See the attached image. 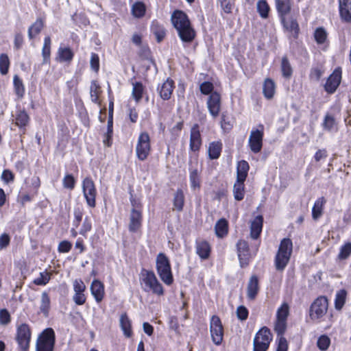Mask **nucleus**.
<instances>
[{"instance_id":"4be33fe9","label":"nucleus","mask_w":351,"mask_h":351,"mask_svg":"<svg viewBox=\"0 0 351 351\" xmlns=\"http://www.w3.org/2000/svg\"><path fill=\"white\" fill-rule=\"evenodd\" d=\"M259 291L258 279L256 276H252L247 287V295L250 300H254Z\"/></svg>"},{"instance_id":"de8ad7c7","label":"nucleus","mask_w":351,"mask_h":351,"mask_svg":"<svg viewBox=\"0 0 351 351\" xmlns=\"http://www.w3.org/2000/svg\"><path fill=\"white\" fill-rule=\"evenodd\" d=\"M190 182H191V188L193 190L199 189L200 180H199V178L198 171L197 169H194L191 171Z\"/></svg>"},{"instance_id":"bb28decb","label":"nucleus","mask_w":351,"mask_h":351,"mask_svg":"<svg viewBox=\"0 0 351 351\" xmlns=\"http://www.w3.org/2000/svg\"><path fill=\"white\" fill-rule=\"evenodd\" d=\"M215 234L219 238L224 237L228 231V223L225 219H220L215 226Z\"/></svg>"},{"instance_id":"20e7f679","label":"nucleus","mask_w":351,"mask_h":351,"mask_svg":"<svg viewBox=\"0 0 351 351\" xmlns=\"http://www.w3.org/2000/svg\"><path fill=\"white\" fill-rule=\"evenodd\" d=\"M151 151L150 137L147 132H141L138 138L136 145V154L138 160H145Z\"/></svg>"},{"instance_id":"c85d7f7f","label":"nucleus","mask_w":351,"mask_h":351,"mask_svg":"<svg viewBox=\"0 0 351 351\" xmlns=\"http://www.w3.org/2000/svg\"><path fill=\"white\" fill-rule=\"evenodd\" d=\"M120 326L127 337H130L132 335L131 321L126 313H123L120 317Z\"/></svg>"},{"instance_id":"680f3d73","label":"nucleus","mask_w":351,"mask_h":351,"mask_svg":"<svg viewBox=\"0 0 351 351\" xmlns=\"http://www.w3.org/2000/svg\"><path fill=\"white\" fill-rule=\"evenodd\" d=\"M91 69L95 71H98L99 69V59L97 54L93 53L90 61Z\"/></svg>"},{"instance_id":"338daca9","label":"nucleus","mask_w":351,"mask_h":351,"mask_svg":"<svg viewBox=\"0 0 351 351\" xmlns=\"http://www.w3.org/2000/svg\"><path fill=\"white\" fill-rule=\"evenodd\" d=\"M73 289L75 293H84L86 286L82 280H75L73 282Z\"/></svg>"},{"instance_id":"864d4df0","label":"nucleus","mask_w":351,"mask_h":351,"mask_svg":"<svg viewBox=\"0 0 351 351\" xmlns=\"http://www.w3.org/2000/svg\"><path fill=\"white\" fill-rule=\"evenodd\" d=\"M351 254V243L343 245L341 249L338 257L339 259H346Z\"/></svg>"},{"instance_id":"423d86ee","label":"nucleus","mask_w":351,"mask_h":351,"mask_svg":"<svg viewBox=\"0 0 351 351\" xmlns=\"http://www.w3.org/2000/svg\"><path fill=\"white\" fill-rule=\"evenodd\" d=\"M55 333L52 328L45 329L39 336L36 343V351H53Z\"/></svg>"},{"instance_id":"2f4dec72","label":"nucleus","mask_w":351,"mask_h":351,"mask_svg":"<svg viewBox=\"0 0 351 351\" xmlns=\"http://www.w3.org/2000/svg\"><path fill=\"white\" fill-rule=\"evenodd\" d=\"M210 245L206 241H201L197 243L196 252L202 259H206L210 254Z\"/></svg>"},{"instance_id":"4d7b16f0","label":"nucleus","mask_w":351,"mask_h":351,"mask_svg":"<svg viewBox=\"0 0 351 351\" xmlns=\"http://www.w3.org/2000/svg\"><path fill=\"white\" fill-rule=\"evenodd\" d=\"M62 183L64 188L71 190L75 187V180L72 175L68 174L63 178Z\"/></svg>"},{"instance_id":"f03ea898","label":"nucleus","mask_w":351,"mask_h":351,"mask_svg":"<svg viewBox=\"0 0 351 351\" xmlns=\"http://www.w3.org/2000/svg\"><path fill=\"white\" fill-rule=\"evenodd\" d=\"M293 243L289 239H283L275 257V267L278 271H283L287 265L292 253Z\"/></svg>"},{"instance_id":"6e6552de","label":"nucleus","mask_w":351,"mask_h":351,"mask_svg":"<svg viewBox=\"0 0 351 351\" xmlns=\"http://www.w3.org/2000/svg\"><path fill=\"white\" fill-rule=\"evenodd\" d=\"M328 306V299L324 296L318 297L311 306V318L313 320L322 318L326 313Z\"/></svg>"},{"instance_id":"4468645a","label":"nucleus","mask_w":351,"mask_h":351,"mask_svg":"<svg viewBox=\"0 0 351 351\" xmlns=\"http://www.w3.org/2000/svg\"><path fill=\"white\" fill-rule=\"evenodd\" d=\"M207 107L210 114L213 118H216L221 110V97L219 93H211L207 101Z\"/></svg>"},{"instance_id":"5fc2aeb1","label":"nucleus","mask_w":351,"mask_h":351,"mask_svg":"<svg viewBox=\"0 0 351 351\" xmlns=\"http://www.w3.org/2000/svg\"><path fill=\"white\" fill-rule=\"evenodd\" d=\"M50 280V275L47 271L40 273V276L34 279V283L36 285H45Z\"/></svg>"},{"instance_id":"a211bd4d","label":"nucleus","mask_w":351,"mask_h":351,"mask_svg":"<svg viewBox=\"0 0 351 351\" xmlns=\"http://www.w3.org/2000/svg\"><path fill=\"white\" fill-rule=\"evenodd\" d=\"M90 291L95 300L99 303L104 297V286L99 280H94L90 285Z\"/></svg>"},{"instance_id":"603ef678","label":"nucleus","mask_w":351,"mask_h":351,"mask_svg":"<svg viewBox=\"0 0 351 351\" xmlns=\"http://www.w3.org/2000/svg\"><path fill=\"white\" fill-rule=\"evenodd\" d=\"M9 65L10 62L8 56L1 54L0 56V72L2 75H5L8 73Z\"/></svg>"},{"instance_id":"a19ab883","label":"nucleus","mask_w":351,"mask_h":351,"mask_svg":"<svg viewBox=\"0 0 351 351\" xmlns=\"http://www.w3.org/2000/svg\"><path fill=\"white\" fill-rule=\"evenodd\" d=\"M14 86L16 95L22 97L25 93V88L22 80L16 75L14 76Z\"/></svg>"},{"instance_id":"b1692460","label":"nucleus","mask_w":351,"mask_h":351,"mask_svg":"<svg viewBox=\"0 0 351 351\" xmlns=\"http://www.w3.org/2000/svg\"><path fill=\"white\" fill-rule=\"evenodd\" d=\"M276 7L280 16H287L291 10V0H276Z\"/></svg>"},{"instance_id":"72a5a7b5","label":"nucleus","mask_w":351,"mask_h":351,"mask_svg":"<svg viewBox=\"0 0 351 351\" xmlns=\"http://www.w3.org/2000/svg\"><path fill=\"white\" fill-rule=\"evenodd\" d=\"M184 204V195L181 189H178L174 194L173 207L177 211L180 212L183 209Z\"/></svg>"},{"instance_id":"2eb2a0df","label":"nucleus","mask_w":351,"mask_h":351,"mask_svg":"<svg viewBox=\"0 0 351 351\" xmlns=\"http://www.w3.org/2000/svg\"><path fill=\"white\" fill-rule=\"evenodd\" d=\"M341 80V71L336 69L328 77L325 84V90L328 93H333L339 86Z\"/></svg>"},{"instance_id":"a18cd8bd","label":"nucleus","mask_w":351,"mask_h":351,"mask_svg":"<svg viewBox=\"0 0 351 351\" xmlns=\"http://www.w3.org/2000/svg\"><path fill=\"white\" fill-rule=\"evenodd\" d=\"M289 310L288 304L287 303L282 304L277 311L276 319L287 321L289 315Z\"/></svg>"},{"instance_id":"1a4fd4ad","label":"nucleus","mask_w":351,"mask_h":351,"mask_svg":"<svg viewBox=\"0 0 351 351\" xmlns=\"http://www.w3.org/2000/svg\"><path fill=\"white\" fill-rule=\"evenodd\" d=\"M210 332L213 342L219 346L222 343L223 337V328L219 317L213 315L210 322Z\"/></svg>"},{"instance_id":"0e129e2a","label":"nucleus","mask_w":351,"mask_h":351,"mask_svg":"<svg viewBox=\"0 0 351 351\" xmlns=\"http://www.w3.org/2000/svg\"><path fill=\"white\" fill-rule=\"evenodd\" d=\"M221 126L226 132L229 131L232 127L231 121L223 114L221 116Z\"/></svg>"},{"instance_id":"4c0bfd02","label":"nucleus","mask_w":351,"mask_h":351,"mask_svg":"<svg viewBox=\"0 0 351 351\" xmlns=\"http://www.w3.org/2000/svg\"><path fill=\"white\" fill-rule=\"evenodd\" d=\"M346 295L347 293L344 289H341L337 292L335 300V307L337 310L339 311L343 308L346 302Z\"/></svg>"},{"instance_id":"8fccbe9b","label":"nucleus","mask_w":351,"mask_h":351,"mask_svg":"<svg viewBox=\"0 0 351 351\" xmlns=\"http://www.w3.org/2000/svg\"><path fill=\"white\" fill-rule=\"evenodd\" d=\"M324 128L328 131H332L335 128L336 123L334 117L330 114L325 116L323 124Z\"/></svg>"},{"instance_id":"393cba45","label":"nucleus","mask_w":351,"mask_h":351,"mask_svg":"<svg viewBox=\"0 0 351 351\" xmlns=\"http://www.w3.org/2000/svg\"><path fill=\"white\" fill-rule=\"evenodd\" d=\"M245 181L237 180L233 185L232 193L234 198L237 201H241L245 195Z\"/></svg>"},{"instance_id":"7c9ffc66","label":"nucleus","mask_w":351,"mask_h":351,"mask_svg":"<svg viewBox=\"0 0 351 351\" xmlns=\"http://www.w3.org/2000/svg\"><path fill=\"white\" fill-rule=\"evenodd\" d=\"M152 32L156 36L158 43L161 42L166 36L165 27L157 21H154L152 25Z\"/></svg>"},{"instance_id":"58836bf2","label":"nucleus","mask_w":351,"mask_h":351,"mask_svg":"<svg viewBox=\"0 0 351 351\" xmlns=\"http://www.w3.org/2000/svg\"><path fill=\"white\" fill-rule=\"evenodd\" d=\"M58 54L61 62H70L73 58V53L69 47H60L58 49Z\"/></svg>"},{"instance_id":"c756f323","label":"nucleus","mask_w":351,"mask_h":351,"mask_svg":"<svg viewBox=\"0 0 351 351\" xmlns=\"http://www.w3.org/2000/svg\"><path fill=\"white\" fill-rule=\"evenodd\" d=\"M44 22L41 19H38L28 29V37L29 39L35 38L43 29Z\"/></svg>"},{"instance_id":"f3484780","label":"nucleus","mask_w":351,"mask_h":351,"mask_svg":"<svg viewBox=\"0 0 351 351\" xmlns=\"http://www.w3.org/2000/svg\"><path fill=\"white\" fill-rule=\"evenodd\" d=\"M202 145V138L199 130V125L195 124L191 130L190 149L193 152L199 150Z\"/></svg>"},{"instance_id":"ea45409f","label":"nucleus","mask_w":351,"mask_h":351,"mask_svg":"<svg viewBox=\"0 0 351 351\" xmlns=\"http://www.w3.org/2000/svg\"><path fill=\"white\" fill-rule=\"evenodd\" d=\"M29 122V116L25 111H19L16 114V125L22 128Z\"/></svg>"},{"instance_id":"09e8293b","label":"nucleus","mask_w":351,"mask_h":351,"mask_svg":"<svg viewBox=\"0 0 351 351\" xmlns=\"http://www.w3.org/2000/svg\"><path fill=\"white\" fill-rule=\"evenodd\" d=\"M280 19L284 27L287 29L297 32L298 30V25L295 20H287L286 16H280Z\"/></svg>"},{"instance_id":"79ce46f5","label":"nucleus","mask_w":351,"mask_h":351,"mask_svg":"<svg viewBox=\"0 0 351 351\" xmlns=\"http://www.w3.org/2000/svg\"><path fill=\"white\" fill-rule=\"evenodd\" d=\"M143 93V86L141 83L136 82V83L133 84V88H132V94L136 102H138L141 99Z\"/></svg>"},{"instance_id":"f8f14e48","label":"nucleus","mask_w":351,"mask_h":351,"mask_svg":"<svg viewBox=\"0 0 351 351\" xmlns=\"http://www.w3.org/2000/svg\"><path fill=\"white\" fill-rule=\"evenodd\" d=\"M258 127L260 129L251 131L249 138V145L254 153L260 152L263 146V125H260Z\"/></svg>"},{"instance_id":"e2e57ef3","label":"nucleus","mask_w":351,"mask_h":351,"mask_svg":"<svg viewBox=\"0 0 351 351\" xmlns=\"http://www.w3.org/2000/svg\"><path fill=\"white\" fill-rule=\"evenodd\" d=\"M10 322V315L6 309L0 310V324L6 325Z\"/></svg>"},{"instance_id":"39448f33","label":"nucleus","mask_w":351,"mask_h":351,"mask_svg":"<svg viewBox=\"0 0 351 351\" xmlns=\"http://www.w3.org/2000/svg\"><path fill=\"white\" fill-rule=\"evenodd\" d=\"M142 281L145 285L143 289L145 291H152L158 295H162L164 294L162 286L153 271H146L143 275Z\"/></svg>"},{"instance_id":"dca6fc26","label":"nucleus","mask_w":351,"mask_h":351,"mask_svg":"<svg viewBox=\"0 0 351 351\" xmlns=\"http://www.w3.org/2000/svg\"><path fill=\"white\" fill-rule=\"evenodd\" d=\"M237 247L240 265L242 267H245L248 265L250 259L248 243L244 240H239Z\"/></svg>"},{"instance_id":"412c9836","label":"nucleus","mask_w":351,"mask_h":351,"mask_svg":"<svg viewBox=\"0 0 351 351\" xmlns=\"http://www.w3.org/2000/svg\"><path fill=\"white\" fill-rule=\"evenodd\" d=\"M263 218L261 215L256 217L251 223L250 226V237L253 239H256L263 228Z\"/></svg>"},{"instance_id":"69168bd1","label":"nucleus","mask_w":351,"mask_h":351,"mask_svg":"<svg viewBox=\"0 0 351 351\" xmlns=\"http://www.w3.org/2000/svg\"><path fill=\"white\" fill-rule=\"evenodd\" d=\"M237 315L239 319L245 320L248 316V311L243 306H239L237 309Z\"/></svg>"},{"instance_id":"3c124183","label":"nucleus","mask_w":351,"mask_h":351,"mask_svg":"<svg viewBox=\"0 0 351 351\" xmlns=\"http://www.w3.org/2000/svg\"><path fill=\"white\" fill-rule=\"evenodd\" d=\"M330 344V339L326 335H322L317 340V345L319 350L326 351Z\"/></svg>"},{"instance_id":"6ab92c4d","label":"nucleus","mask_w":351,"mask_h":351,"mask_svg":"<svg viewBox=\"0 0 351 351\" xmlns=\"http://www.w3.org/2000/svg\"><path fill=\"white\" fill-rule=\"evenodd\" d=\"M174 88V82L172 80L167 79L161 86L158 88L160 97L164 100L170 99Z\"/></svg>"},{"instance_id":"37998d69","label":"nucleus","mask_w":351,"mask_h":351,"mask_svg":"<svg viewBox=\"0 0 351 351\" xmlns=\"http://www.w3.org/2000/svg\"><path fill=\"white\" fill-rule=\"evenodd\" d=\"M314 38L317 44H323L326 40L327 33L322 27L317 28L314 33Z\"/></svg>"},{"instance_id":"7ed1b4c3","label":"nucleus","mask_w":351,"mask_h":351,"mask_svg":"<svg viewBox=\"0 0 351 351\" xmlns=\"http://www.w3.org/2000/svg\"><path fill=\"white\" fill-rule=\"evenodd\" d=\"M156 264L157 273L161 280L167 285H171L173 278L167 256L164 253H159L156 257Z\"/></svg>"},{"instance_id":"13d9d810","label":"nucleus","mask_w":351,"mask_h":351,"mask_svg":"<svg viewBox=\"0 0 351 351\" xmlns=\"http://www.w3.org/2000/svg\"><path fill=\"white\" fill-rule=\"evenodd\" d=\"M50 48H51V38L49 36H47L44 40V45L43 47L42 53L44 59L49 58L50 56Z\"/></svg>"},{"instance_id":"e433bc0d","label":"nucleus","mask_w":351,"mask_h":351,"mask_svg":"<svg viewBox=\"0 0 351 351\" xmlns=\"http://www.w3.org/2000/svg\"><path fill=\"white\" fill-rule=\"evenodd\" d=\"M280 67L282 76L286 79H289L292 75L293 69L287 57L282 58Z\"/></svg>"},{"instance_id":"473e14b6","label":"nucleus","mask_w":351,"mask_h":351,"mask_svg":"<svg viewBox=\"0 0 351 351\" xmlns=\"http://www.w3.org/2000/svg\"><path fill=\"white\" fill-rule=\"evenodd\" d=\"M50 298L47 293L43 292L40 298V311L45 317H48L50 309Z\"/></svg>"},{"instance_id":"052dcab7","label":"nucleus","mask_w":351,"mask_h":351,"mask_svg":"<svg viewBox=\"0 0 351 351\" xmlns=\"http://www.w3.org/2000/svg\"><path fill=\"white\" fill-rule=\"evenodd\" d=\"M221 6L226 13H230L234 5V0H220Z\"/></svg>"},{"instance_id":"5701e85b","label":"nucleus","mask_w":351,"mask_h":351,"mask_svg":"<svg viewBox=\"0 0 351 351\" xmlns=\"http://www.w3.org/2000/svg\"><path fill=\"white\" fill-rule=\"evenodd\" d=\"M326 200L324 197L318 198L312 208V217L314 220H317L323 214V209Z\"/></svg>"},{"instance_id":"ddd939ff","label":"nucleus","mask_w":351,"mask_h":351,"mask_svg":"<svg viewBox=\"0 0 351 351\" xmlns=\"http://www.w3.org/2000/svg\"><path fill=\"white\" fill-rule=\"evenodd\" d=\"M133 208L131 210L130 216L129 230L132 232H136L141 226L142 213L141 211L136 207V202L132 201Z\"/></svg>"},{"instance_id":"9d476101","label":"nucleus","mask_w":351,"mask_h":351,"mask_svg":"<svg viewBox=\"0 0 351 351\" xmlns=\"http://www.w3.org/2000/svg\"><path fill=\"white\" fill-rule=\"evenodd\" d=\"M82 190L87 204L94 208L95 206V197L97 195L94 182L90 178H86L82 182Z\"/></svg>"},{"instance_id":"c03bdc74","label":"nucleus","mask_w":351,"mask_h":351,"mask_svg":"<svg viewBox=\"0 0 351 351\" xmlns=\"http://www.w3.org/2000/svg\"><path fill=\"white\" fill-rule=\"evenodd\" d=\"M257 10L262 18L266 19L268 16L269 7L266 1H259L257 3Z\"/></svg>"},{"instance_id":"0eeeda50","label":"nucleus","mask_w":351,"mask_h":351,"mask_svg":"<svg viewBox=\"0 0 351 351\" xmlns=\"http://www.w3.org/2000/svg\"><path fill=\"white\" fill-rule=\"evenodd\" d=\"M272 336L267 327L262 328L255 335L253 346L254 351H266L269 346Z\"/></svg>"},{"instance_id":"a878e982","label":"nucleus","mask_w":351,"mask_h":351,"mask_svg":"<svg viewBox=\"0 0 351 351\" xmlns=\"http://www.w3.org/2000/svg\"><path fill=\"white\" fill-rule=\"evenodd\" d=\"M249 165L245 160H241L237 164V180L245 181L249 171Z\"/></svg>"},{"instance_id":"c9c22d12","label":"nucleus","mask_w":351,"mask_h":351,"mask_svg":"<svg viewBox=\"0 0 351 351\" xmlns=\"http://www.w3.org/2000/svg\"><path fill=\"white\" fill-rule=\"evenodd\" d=\"M222 145L219 142H212L208 147V155L210 159H217L219 157Z\"/></svg>"},{"instance_id":"6e6d98bb","label":"nucleus","mask_w":351,"mask_h":351,"mask_svg":"<svg viewBox=\"0 0 351 351\" xmlns=\"http://www.w3.org/2000/svg\"><path fill=\"white\" fill-rule=\"evenodd\" d=\"M287 328V321L276 319L274 330L278 337H282Z\"/></svg>"},{"instance_id":"9b49d317","label":"nucleus","mask_w":351,"mask_h":351,"mask_svg":"<svg viewBox=\"0 0 351 351\" xmlns=\"http://www.w3.org/2000/svg\"><path fill=\"white\" fill-rule=\"evenodd\" d=\"M16 339L21 351L28 350L31 339V332L28 325L23 324L18 327Z\"/></svg>"},{"instance_id":"f257e3e1","label":"nucleus","mask_w":351,"mask_h":351,"mask_svg":"<svg viewBox=\"0 0 351 351\" xmlns=\"http://www.w3.org/2000/svg\"><path fill=\"white\" fill-rule=\"evenodd\" d=\"M171 19L180 39L184 43L192 42L195 38V32L187 15L181 10H176L172 14Z\"/></svg>"},{"instance_id":"774afa93","label":"nucleus","mask_w":351,"mask_h":351,"mask_svg":"<svg viewBox=\"0 0 351 351\" xmlns=\"http://www.w3.org/2000/svg\"><path fill=\"white\" fill-rule=\"evenodd\" d=\"M288 343L286 339L283 337H280L278 339V346L276 351H287Z\"/></svg>"},{"instance_id":"f704fd0d","label":"nucleus","mask_w":351,"mask_h":351,"mask_svg":"<svg viewBox=\"0 0 351 351\" xmlns=\"http://www.w3.org/2000/svg\"><path fill=\"white\" fill-rule=\"evenodd\" d=\"M101 93L100 86L96 81H93L90 87V95L91 101L95 104H100L99 95Z\"/></svg>"},{"instance_id":"cd10ccee","label":"nucleus","mask_w":351,"mask_h":351,"mask_svg":"<svg viewBox=\"0 0 351 351\" xmlns=\"http://www.w3.org/2000/svg\"><path fill=\"white\" fill-rule=\"evenodd\" d=\"M275 88L274 82L270 78H267L263 84V93L264 96L268 99L273 98L275 93Z\"/></svg>"},{"instance_id":"49530a36","label":"nucleus","mask_w":351,"mask_h":351,"mask_svg":"<svg viewBox=\"0 0 351 351\" xmlns=\"http://www.w3.org/2000/svg\"><path fill=\"white\" fill-rule=\"evenodd\" d=\"M132 12L135 17H141L145 14V7L141 2L135 3L132 8Z\"/></svg>"},{"instance_id":"bf43d9fd","label":"nucleus","mask_w":351,"mask_h":351,"mask_svg":"<svg viewBox=\"0 0 351 351\" xmlns=\"http://www.w3.org/2000/svg\"><path fill=\"white\" fill-rule=\"evenodd\" d=\"M213 84L209 82H204L200 84L199 89L202 94L208 95L213 93Z\"/></svg>"},{"instance_id":"aec40b11","label":"nucleus","mask_w":351,"mask_h":351,"mask_svg":"<svg viewBox=\"0 0 351 351\" xmlns=\"http://www.w3.org/2000/svg\"><path fill=\"white\" fill-rule=\"evenodd\" d=\"M339 13L341 19L346 21H351V1L339 0Z\"/></svg>"}]
</instances>
